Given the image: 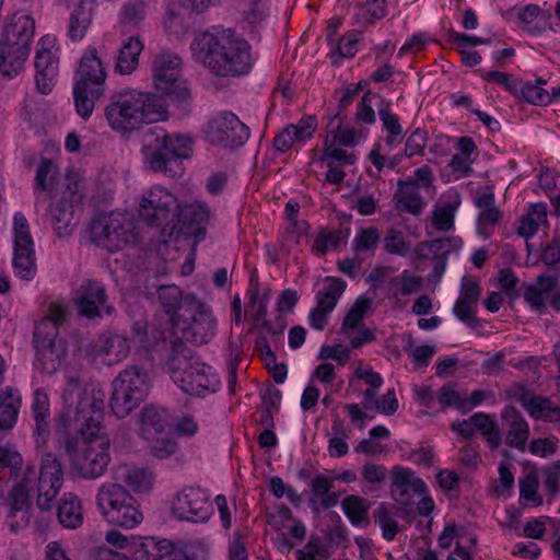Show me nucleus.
Returning <instances> with one entry per match:
<instances>
[{
  "mask_svg": "<svg viewBox=\"0 0 560 560\" xmlns=\"http://www.w3.org/2000/svg\"><path fill=\"white\" fill-rule=\"evenodd\" d=\"M105 397L104 390L88 389L77 410L70 413L75 427L69 429L80 433L81 439L68 438L65 451L70 457L72 471L85 480L102 477L110 462V442L102 427Z\"/></svg>",
  "mask_w": 560,
  "mask_h": 560,
  "instance_id": "obj_1",
  "label": "nucleus"
},
{
  "mask_svg": "<svg viewBox=\"0 0 560 560\" xmlns=\"http://www.w3.org/2000/svg\"><path fill=\"white\" fill-rule=\"evenodd\" d=\"M190 50L192 59L217 78L245 75L254 63L248 42L231 30L197 33Z\"/></svg>",
  "mask_w": 560,
  "mask_h": 560,
  "instance_id": "obj_2",
  "label": "nucleus"
},
{
  "mask_svg": "<svg viewBox=\"0 0 560 560\" xmlns=\"http://www.w3.org/2000/svg\"><path fill=\"white\" fill-rule=\"evenodd\" d=\"M63 477L61 460L54 453L42 456L38 469L26 464L20 481L14 483L10 492L11 513L24 510L31 494H35L36 506L40 512H52L63 486Z\"/></svg>",
  "mask_w": 560,
  "mask_h": 560,
  "instance_id": "obj_3",
  "label": "nucleus"
},
{
  "mask_svg": "<svg viewBox=\"0 0 560 560\" xmlns=\"http://www.w3.org/2000/svg\"><path fill=\"white\" fill-rule=\"evenodd\" d=\"M104 115L113 130L129 135L139 130L144 124L165 120L167 105L164 97L156 93L124 89L110 96Z\"/></svg>",
  "mask_w": 560,
  "mask_h": 560,
  "instance_id": "obj_4",
  "label": "nucleus"
},
{
  "mask_svg": "<svg viewBox=\"0 0 560 560\" xmlns=\"http://www.w3.org/2000/svg\"><path fill=\"white\" fill-rule=\"evenodd\" d=\"M143 162L154 173L172 178L183 174V160L192 152V139L187 135L168 133L161 127H151L142 133Z\"/></svg>",
  "mask_w": 560,
  "mask_h": 560,
  "instance_id": "obj_5",
  "label": "nucleus"
},
{
  "mask_svg": "<svg viewBox=\"0 0 560 560\" xmlns=\"http://www.w3.org/2000/svg\"><path fill=\"white\" fill-rule=\"evenodd\" d=\"M166 369L173 382L190 396L206 397L217 393L221 386L213 368L182 341H173Z\"/></svg>",
  "mask_w": 560,
  "mask_h": 560,
  "instance_id": "obj_6",
  "label": "nucleus"
},
{
  "mask_svg": "<svg viewBox=\"0 0 560 560\" xmlns=\"http://www.w3.org/2000/svg\"><path fill=\"white\" fill-rule=\"evenodd\" d=\"M35 34L34 19L24 12H16L4 24L0 35V73L13 79L24 69Z\"/></svg>",
  "mask_w": 560,
  "mask_h": 560,
  "instance_id": "obj_7",
  "label": "nucleus"
},
{
  "mask_svg": "<svg viewBox=\"0 0 560 560\" xmlns=\"http://www.w3.org/2000/svg\"><path fill=\"white\" fill-rule=\"evenodd\" d=\"M95 504L103 518L115 526L133 528L143 520L137 499L117 482L102 483L96 493Z\"/></svg>",
  "mask_w": 560,
  "mask_h": 560,
  "instance_id": "obj_8",
  "label": "nucleus"
},
{
  "mask_svg": "<svg viewBox=\"0 0 560 560\" xmlns=\"http://www.w3.org/2000/svg\"><path fill=\"white\" fill-rule=\"evenodd\" d=\"M177 197L162 186L152 187L141 199L139 218L150 226L160 229V241L167 243L177 229Z\"/></svg>",
  "mask_w": 560,
  "mask_h": 560,
  "instance_id": "obj_9",
  "label": "nucleus"
},
{
  "mask_svg": "<svg viewBox=\"0 0 560 560\" xmlns=\"http://www.w3.org/2000/svg\"><path fill=\"white\" fill-rule=\"evenodd\" d=\"M149 390L150 380L145 370L139 365L126 368L113 381L112 412L117 418H126L144 400Z\"/></svg>",
  "mask_w": 560,
  "mask_h": 560,
  "instance_id": "obj_10",
  "label": "nucleus"
},
{
  "mask_svg": "<svg viewBox=\"0 0 560 560\" xmlns=\"http://www.w3.org/2000/svg\"><path fill=\"white\" fill-rule=\"evenodd\" d=\"M180 319L172 327L178 336L175 341L190 342L196 346L208 343L217 332V320L211 310L199 300H188L183 306Z\"/></svg>",
  "mask_w": 560,
  "mask_h": 560,
  "instance_id": "obj_11",
  "label": "nucleus"
},
{
  "mask_svg": "<svg viewBox=\"0 0 560 560\" xmlns=\"http://www.w3.org/2000/svg\"><path fill=\"white\" fill-rule=\"evenodd\" d=\"M182 59L172 52H160L153 62V85L156 91L176 105L187 104L190 90L182 77Z\"/></svg>",
  "mask_w": 560,
  "mask_h": 560,
  "instance_id": "obj_12",
  "label": "nucleus"
},
{
  "mask_svg": "<svg viewBox=\"0 0 560 560\" xmlns=\"http://www.w3.org/2000/svg\"><path fill=\"white\" fill-rule=\"evenodd\" d=\"M132 230V221L124 214H100L90 224L91 242L114 253L128 243Z\"/></svg>",
  "mask_w": 560,
  "mask_h": 560,
  "instance_id": "obj_13",
  "label": "nucleus"
},
{
  "mask_svg": "<svg viewBox=\"0 0 560 560\" xmlns=\"http://www.w3.org/2000/svg\"><path fill=\"white\" fill-rule=\"evenodd\" d=\"M14 253L12 266L16 277L31 281L37 273L34 241L25 215L21 212L14 214Z\"/></svg>",
  "mask_w": 560,
  "mask_h": 560,
  "instance_id": "obj_14",
  "label": "nucleus"
},
{
  "mask_svg": "<svg viewBox=\"0 0 560 560\" xmlns=\"http://www.w3.org/2000/svg\"><path fill=\"white\" fill-rule=\"evenodd\" d=\"M59 54L60 48L56 36L47 34L38 40L34 66L36 88L42 94H49L56 85L59 74Z\"/></svg>",
  "mask_w": 560,
  "mask_h": 560,
  "instance_id": "obj_15",
  "label": "nucleus"
},
{
  "mask_svg": "<svg viewBox=\"0 0 560 560\" xmlns=\"http://www.w3.org/2000/svg\"><path fill=\"white\" fill-rule=\"evenodd\" d=\"M207 135L212 144L235 149L247 141L249 129L236 115L231 112H223L211 119Z\"/></svg>",
  "mask_w": 560,
  "mask_h": 560,
  "instance_id": "obj_16",
  "label": "nucleus"
},
{
  "mask_svg": "<svg viewBox=\"0 0 560 560\" xmlns=\"http://www.w3.org/2000/svg\"><path fill=\"white\" fill-rule=\"evenodd\" d=\"M211 510L208 493L199 487L183 488L172 501V513L179 521L205 522Z\"/></svg>",
  "mask_w": 560,
  "mask_h": 560,
  "instance_id": "obj_17",
  "label": "nucleus"
},
{
  "mask_svg": "<svg viewBox=\"0 0 560 560\" xmlns=\"http://www.w3.org/2000/svg\"><path fill=\"white\" fill-rule=\"evenodd\" d=\"M73 300L80 315L90 319L101 317L102 310L108 315L114 311L113 306L106 305L107 294L104 284L96 280H84Z\"/></svg>",
  "mask_w": 560,
  "mask_h": 560,
  "instance_id": "obj_18",
  "label": "nucleus"
},
{
  "mask_svg": "<svg viewBox=\"0 0 560 560\" xmlns=\"http://www.w3.org/2000/svg\"><path fill=\"white\" fill-rule=\"evenodd\" d=\"M210 209L205 202H194L180 206L177 211V229L176 236H192L196 243L201 242L206 237V225L209 221Z\"/></svg>",
  "mask_w": 560,
  "mask_h": 560,
  "instance_id": "obj_19",
  "label": "nucleus"
},
{
  "mask_svg": "<svg viewBox=\"0 0 560 560\" xmlns=\"http://www.w3.org/2000/svg\"><path fill=\"white\" fill-rule=\"evenodd\" d=\"M77 73L75 84L92 88L94 94L104 93L107 75L95 47L86 48Z\"/></svg>",
  "mask_w": 560,
  "mask_h": 560,
  "instance_id": "obj_20",
  "label": "nucleus"
},
{
  "mask_svg": "<svg viewBox=\"0 0 560 560\" xmlns=\"http://www.w3.org/2000/svg\"><path fill=\"white\" fill-rule=\"evenodd\" d=\"M425 491V483L413 476L408 468L395 467L393 469L392 495L400 505H411L415 495H421Z\"/></svg>",
  "mask_w": 560,
  "mask_h": 560,
  "instance_id": "obj_21",
  "label": "nucleus"
},
{
  "mask_svg": "<svg viewBox=\"0 0 560 560\" xmlns=\"http://www.w3.org/2000/svg\"><path fill=\"white\" fill-rule=\"evenodd\" d=\"M156 291L161 310L167 315L173 327L183 315V306L188 300H197L195 295H184L182 289L175 284L153 285Z\"/></svg>",
  "mask_w": 560,
  "mask_h": 560,
  "instance_id": "obj_22",
  "label": "nucleus"
},
{
  "mask_svg": "<svg viewBox=\"0 0 560 560\" xmlns=\"http://www.w3.org/2000/svg\"><path fill=\"white\" fill-rule=\"evenodd\" d=\"M67 315L65 306L51 303L48 307V314L35 326V343H58V341H62L59 339V327L66 322Z\"/></svg>",
  "mask_w": 560,
  "mask_h": 560,
  "instance_id": "obj_23",
  "label": "nucleus"
},
{
  "mask_svg": "<svg viewBox=\"0 0 560 560\" xmlns=\"http://www.w3.org/2000/svg\"><path fill=\"white\" fill-rule=\"evenodd\" d=\"M35 422L34 436L37 445H45L50 433V402L44 388H36L32 401Z\"/></svg>",
  "mask_w": 560,
  "mask_h": 560,
  "instance_id": "obj_24",
  "label": "nucleus"
},
{
  "mask_svg": "<svg viewBox=\"0 0 560 560\" xmlns=\"http://www.w3.org/2000/svg\"><path fill=\"white\" fill-rule=\"evenodd\" d=\"M88 389L102 390L94 385H86L82 387L81 380L78 375H66V387L62 390V400L66 405V411L61 415L58 425L63 423L65 429L75 427V420L71 418V412L77 410L80 400L85 396Z\"/></svg>",
  "mask_w": 560,
  "mask_h": 560,
  "instance_id": "obj_25",
  "label": "nucleus"
},
{
  "mask_svg": "<svg viewBox=\"0 0 560 560\" xmlns=\"http://www.w3.org/2000/svg\"><path fill=\"white\" fill-rule=\"evenodd\" d=\"M173 550L168 539L158 540L155 537H132L130 557L132 560H164Z\"/></svg>",
  "mask_w": 560,
  "mask_h": 560,
  "instance_id": "obj_26",
  "label": "nucleus"
},
{
  "mask_svg": "<svg viewBox=\"0 0 560 560\" xmlns=\"http://www.w3.org/2000/svg\"><path fill=\"white\" fill-rule=\"evenodd\" d=\"M501 418L506 421L505 443L520 451H525L529 438V425L522 413L513 406L504 408Z\"/></svg>",
  "mask_w": 560,
  "mask_h": 560,
  "instance_id": "obj_27",
  "label": "nucleus"
},
{
  "mask_svg": "<svg viewBox=\"0 0 560 560\" xmlns=\"http://www.w3.org/2000/svg\"><path fill=\"white\" fill-rule=\"evenodd\" d=\"M67 349L63 341L58 343H36L35 368L43 373L54 374L66 359Z\"/></svg>",
  "mask_w": 560,
  "mask_h": 560,
  "instance_id": "obj_28",
  "label": "nucleus"
},
{
  "mask_svg": "<svg viewBox=\"0 0 560 560\" xmlns=\"http://www.w3.org/2000/svg\"><path fill=\"white\" fill-rule=\"evenodd\" d=\"M59 175L58 165L48 158H42L34 178L35 206L46 201L44 192L50 191Z\"/></svg>",
  "mask_w": 560,
  "mask_h": 560,
  "instance_id": "obj_29",
  "label": "nucleus"
},
{
  "mask_svg": "<svg viewBox=\"0 0 560 560\" xmlns=\"http://www.w3.org/2000/svg\"><path fill=\"white\" fill-rule=\"evenodd\" d=\"M56 506L59 523L67 528H78L83 523L82 503L73 492L62 494Z\"/></svg>",
  "mask_w": 560,
  "mask_h": 560,
  "instance_id": "obj_30",
  "label": "nucleus"
},
{
  "mask_svg": "<svg viewBox=\"0 0 560 560\" xmlns=\"http://www.w3.org/2000/svg\"><path fill=\"white\" fill-rule=\"evenodd\" d=\"M21 406L22 396L18 389L8 386L0 390V433L15 425Z\"/></svg>",
  "mask_w": 560,
  "mask_h": 560,
  "instance_id": "obj_31",
  "label": "nucleus"
},
{
  "mask_svg": "<svg viewBox=\"0 0 560 560\" xmlns=\"http://www.w3.org/2000/svg\"><path fill=\"white\" fill-rule=\"evenodd\" d=\"M247 295H248V302H247V305L245 308V316H250L256 325L261 323L266 334H268L272 338L277 339L278 335L280 334L279 328L276 325L270 324L265 319V315L267 312V306H266L267 296L266 295L259 296L257 288L252 284L247 289Z\"/></svg>",
  "mask_w": 560,
  "mask_h": 560,
  "instance_id": "obj_32",
  "label": "nucleus"
},
{
  "mask_svg": "<svg viewBox=\"0 0 560 560\" xmlns=\"http://www.w3.org/2000/svg\"><path fill=\"white\" fill-rule=\"evenodd\" d=\"M25 466L22 455L8 445H0V481H20Z\"/></svg>",
  "mask_w": 560,
  "mask_h": 560,
  "instance_id": "obj_33",
  "label": "nucleus"
},
{
  "mask_svg": "<svg viewBox=\"0 0 560 560\" xmlns=\"http://www.w3.org/2000/svg\"><path fill=\"white\" fill-rule=\"evenodd\" d=\"M462 245L463 241L460 237L447 236L421 242L417 245L415 252L418 258H429V252L432 253L431 258H448V255L452 252L459 250Z\"/></svg>",
  "mask_w": 560,
  "mask_h": 560,
  "instance_id": "obj_34",
  "label": "nucleus"
},
{
  "mask_svg": "<svg viewBox=\"0 0 560 560\" xmlns=\"http://www.w3.org/2000/svg\"><path fill=\"white\" fill-rule=\"evenodd\" d=\"M317 128L315 116L302 117L298 124H291L282 129V152L291 149L294 143L304 142L313 137Z\"/></svg>",
  "mask_w": 560,
  "mask_h": 560,
  "instance_id": "obj_35",
  "label": "nucleus"
},
{
  "mask_svg": "<svg viewBox=\"0 0 560 560\" xmlns=\"http://www.w3.org/2000/svg\"><path fill=\"white\" fill-rule=\"evenodd\" d=\"M143 50V43L139 36H130L118 50L115 71L120 74L132 73L139 65V56Z\"/></svg>",
  "mask_w": 560,
  "mask_h": 560,
  "instance_id": "obj_36",
  "label": "nucleus"
},
{
  "mask_svg": "<svg viewBox=\"0 0 560 560\" xmlns=\"http://www.w3.org/2000/svg\"><path fill=\"white\" fill-rule=\"evenodd\" d=\"M50 218L55 233L59 237L68 236L77 225L74 206L68 200H59L50 207Z\"/></svg>",
  "mask_w": 560,
  "mask_h": 560,
  "instance_id": "obj_37",
  "label": "nucleus"
},
{
  "mask_svg": "<svg viewBox=\"0 0 560 560\" xmlns=\"http://www.w3.org/2000/svg\"><path fill=\"white\" fill-rule=\"evenodd\" d=\"M128 339L117 334L101 336L95 345V354L108 358V363L120 361L129 353Z\"/></svg>",
  "mask_w": 560,
  "mask_h": 560,
  "instance_id": "obj_38",
  "label": "nucleus"
},
{
  "mask_svg": "<svg viewBox=\"0 0 560 560\" xmlns=\"http://www.w3.org/2000/svg\"><path fill=\"white\" fill-rule=\"evenodd\" d=\"M395 199L397 208L411 214H419L425 206V201L420 196L417 187L411 182L399 179L397 183Z\"/></svg>",
  "mask_w": 560,
  "mask_h": 560,
  "instance_id": "obj_39",
  "label": "nucleus"
},
{
  "mask_svg": "<svg viewBox=\"0 0 560 560\" xmlns=\"http://www.w3.org/2000/svg\"><path fill=\"white\" fill-rule=\"evenodd\" d=\"M371 505L369 500L354 494L347 495L341 502L343 513L351 524L363 528L370 524L369 510Z\"/></svg>",
  "mask_w": 560,
  "mask_h": 560,
  "instance_id": "obj_40",
  "label": "nucleus"
},
{
  "mask_svg": "<svg viewBox=\"0 0 560 560\" xmlns=\"http://www.w3.org/2000/svg\"><path fill=\"white\" fill-rule=\"evenodd\" d=\"M167 424V415L164 409L153 405L145 406L141 411V433L145 439L162 433Z\"/></svg>",
  "mask_w": 560,
  "mask_h": 560,
  "instance_id": "obj_41",
  "label": "nucleus"
},
{
  "mask_svg": "<svg viewBox=\"0 0 560 560\" xmlns=\"http://www.w3.org/2000/svg\"><path fill=\"white\" fill-rule=\"evenodd\" d=\"M282 528L285 529V533L282 534V546L289 549H293L295 546L300 545L306 537L305 525L301 521L295 520L292 516L291 510L283 505Z\"/></svg>",
  "mask_w": 560,
  "mask_h": 560,
  "instance_id": "obj_42",
  "label": "nucleus"
},
{
  "mask_svg": "<svg viewBox=\"0 0 560 560\" xmlns=\"http://www.w3.org/2000/svg\"><path fill=\"white\" fill-rule=\"evenodd\" d=\"M85 0L71 12L67 27V36L72 42H79L84 36L92 22V9L84 5Z\"/></svg>",
  "mask_w": 560,
  "mask_h": 560,
  "instance_id": "obj_43",
  "label": "nucleus"
},
{
  "mask_svg": "<svg viewBox=\"0 0 560 560\" xmlns=\"http://www.w3.org/2000/svg\"><path fill=\"white\" fill-rule=\"evenodd\" d=\"M328 284L316 293V306L332 312L343 294L347 283L340 278L327 277Z\"/></svg>",
  "mask_w": 560,
  "mask_h": 560,
  "instance_id": "obj_44",
  "label": "nucleus"
},
{
  "mask_svg": "<svg viewBox=\"0 0 560 560\" xmlns=\"http://www.w3.org/2000/svg\"><path fill=\"white\" fill-rule=\"evenodd\" d=\"M362 406L364 409H375L381 413L390 416L398 409V400L396 398L395 389H388L387 393L384 394L380 399L376 398V393L374 389H365L363 393Z\"/></svg>",
  "mask_w": 560,
  "mask_h": 560,
  "instance_id": "obj_45",
  "label": "nucleus"
},
{
  "mask_svg": "<svg viewBox=\"0 0 560 560\" xmlns=\"http://www.w3.org/2000/svg\"><path fill=\"white\" fill-rule=\"evenodd\" d=\"M121 479L138 493L149 492L154 483L152 471L139 467H125Z\"/></svg>",
  "mask_w": 560,
  "mask_h": 560,
  "instance_id": "obj_46",
  "label": "nucleus"
},
{
  "mask_svg": "<svg viewBox=\"0 0 560 560\" xmlns=\"http://www.w3.org/2000/svg\"><path fill=\"white\" fill-rule=\"evenodd\" d=\"M534 419L555 422L560 419V408L555 406L548 397L535 396L525 408Z\"/></svg>",
  "mask_w": 560,
  "mask_h": 560,
  "instance_id": "obj_47",
  "label": "nucleus"
},
{
  "mask_svg": "<svg viewBox=\"0 0 560 560\" xmlns=\"http://www.w3.org/2000/svg\"><path fill=\"white\" fill-rule=\"evenodd\" d=\"M475 430L486 438L491 450H495L501 444V432L495 422L490 418L489 415L483 412H477L471 416Z\"/></svg>",
  "mask_w": 560,
  "mask_h": 560,
  "instance_id": "obj_48",
  "label": "nucleus"
},
{
  "mask_svg": "<svg viewBox=\"0 0 560 560\" xmlns=\"http://www.w3.org/2000/svg\"><path fill=\"white\" fill-rule=\"evenodd\" d=\"M542 84H546L542 79H538L536 83L521 81L516 97L534 105H547L551 102V94L541 86Z\"/></svg>",
  "mask_w": 560,
  "mask_h": 560,
  "instance_id": "obj_49",
  "label": "nucleus"
},
{
  "mask_svg": "<svg viewBox=\"0 0 560 560\" xmlns=\"http://www.w3.org/2000/svg\"><path fill=\"white\" fill-rule=\"evenodd\" d=\"M102 94L103 93L94 94L92 88L74 83L73 96L78 115L83 119L90 118L94 109L95 101L98 100Z\"/></svg>",
  "mask_w": 560,
  "mask_h": 560,
  "instance_id": "obj_50",
  "label": "nucleus"
},
{
  "mask_svg": "<svg viewBox=\"0 0 560 560\" xmlns=\"http://www.w3.org/2000/svg\"><path fill=\"white\" fill-rule=\"evenodd\" d=\"M279 401L280 392L275 385H269L261 390V416L259 423L262 428L272 429L275 427L272 410L277 409Z\"/></svg>",
  "mask_w": 560,
  "mask_h": 560,
  "instance_id": "obj_51",
  "label": "nucleus"
},
{
  "mask_svg": "<svg viewBox=\"0 0 560 560\" xmlns=\"http://www.w3.org/2000/svg\"><path fill=\"white\" fill-rule=\"evenodd\" d=\"M371 299L359 296L346 314L340 330L349 331L351 329L361 328L365 313L371 307Z\"/></svg>",
  "mask_w": 560,
  "mask_h": 560,
  "instance_id": "obj_52",
  "label": "nucleus"
},
{
  "mask_svg": "<svg viewBox=\"0 0 560 560\" xmlns=\"http://www.w3.org/2000/svg\"><path fill=\"white\" fill-rule=\"evenodd\" d=\"M300 203L295 200H290L284 207V214L288 221V226L285 228L287 234H295L296 243H299V238L307 234L310 230V224L305 220H298V214L300 212Z\"/></svg>",
  "mask_w": 560,
  "mask_h": 560,
  "instance_id": "obj_53",
  "label": "nucleus"
},
{
  "mask_svg": "<svg viewBox=\"0 0 560 560\" xmlns=\"http://www.w3.org/2000/svg\"><path fill=\"white\" fill-rule=\"evenodd\" d=\"M380 119L383 122V127L387 130L388 135L385 139L386 144L389 149L398 145L402 140V128L399 119L396 115L392 114L387 107L378 109Z\"/></svg>",
  "mask_w": 560,
  "mask_h": 560,
  "instance_id": "obj_54",
  "label": "nucleus"
},
{
  "mask_svg": "<svg viewBox=\"0 0 560 560\" xmlns=\"http://www.w3.org/2000/svg\"><path fill=\"white\" fill-rule=\"evenodd\" d=\"M374 521L382 529V535L386 540H393L398 533V524L393 518V514L385 503L373 512Z\"/></svg>",
  "mask_w": 560,
  "mask_h": 560,
  "instance_id": "obj_55",
  "label": "nucleus"
},
{
  "mask_svg": "<svg viewBox=\"0 0 560 560\" xmlns=\"http://www.w3.org/2000/svg\"><path fill=\"white\" fill-rule=\"evenodd\" d=\"M343 237V231H328L322 228L312 245V250L325 255L328 249H337Z\"/></svg>",
  "mask_w": 560,
  "mask_h": 560,
  "instance_id": "obj_56",
  "label": "nucleus"
},
{
  "mask_svg": "<svg viewBox=\"0 0 560 560\" xmlns=\"http://www.w3.org/2000/svg\"><path fill=\"white\" fill-rule=\"evenodd\" d=\"M381 242V233L377 228L369 226L360 229L353 240V249L357 253L374 250Z\"/></svg>",
  "mask_w": 560,
  "mask_h": 560,
  "instance_id": "obj_57",
  "label": "nucleus"
},
{
  "mask_svg": "<svg viewBox=\"0 0 560 560\" xmlns=\"http://www.w3.org/2000/svg\"><path fill=\"white\" fill-rule=\"evenodd\" d=\"M384 249L392 255L406 256L410 250V243L406 242L400 230L390 226L383 240Z\"/></svg>",
  "mask_w": 560,
  "mask_h": 560,
  "instance_id": "obj_58",
  "label": "nucleus"
},
{
  "mask_svg": "<svg viewBox=\"0 0 560 560\" xmlns=\"http://www.w3.org/2000/svg\"><path fill=\"white\" fill-rule=\"evenodd\" d=\"M266 529L265 535L270 538L271 544L277 549L280 548V508L277 504L266 505L265 513Z\"/></svg>",
  "mask_w": 560,
  "mask_h": 560,
  "instance_id": "obj_59",
  "label": "nucleus"
},
{
  "mask_svg": "<svg viewBox=\"0 0 560 560\" xmlns=\"http://www.w3.org/2000/svg\"><path fill=\"white\" fill-rule=\"evenodd\" d=\"M342 118L339 113H337L329 121V137H331V142L334 143L337 139L339 143L346 147H351L355 144V132L353 129H342L341 128Z\"/></svg>",
  "mask_w": 560,
  "mask_h": 560,
  "instance_id": "obj_60",
  "label": "nucleus"
},
{
  "mask_svg": "<svg viewBox=\"0 0 560 560\" xmlns=\"http://www.w3.org/2000/svg\"><path fill=\"white\" fill-rule=\"evenodd\" d=\"M439 402L443 407H456L463 413L469 411L468 401L462 399L452 384H445L439 392Z\"/></svg>",
  "mask_w": 560,
  "mask_h": 560,
  "instance_id": "obj_61",
  "label": "nucleus"
},
{
  "mask_svg": "<svg viewBox=\"0 0 560 560\" xmlns=\"http://www.w3.org/2000/svg\"><path fill=\"white\" fill-rule=\"evenodd\" d=\"M421 278L411 276L408 271H404L400 277H394L389 281L390 290L399 287L402 295L417 293L421 289Z\"/></svg>",
  "mask_w": 560,
  "mask_h": 560,
  "instance_id": "obj_62",
  "label": "nucleus"
},
{
  "mask_svg": "<svg viewBox=\"0 0 560 560\" xmlns=\"http://www.w3.org/2000/svg\"><path fill=\"white\" fill-rule=\"evenodd\" d=\"M385 4L386 0H366L364 4L360 5V14L358 16L372 24L386 15Z\"/></svg>",
  "mask_w": 560,
  "mask_h": 560,
  "instance_id": "obj_63",
  "label": "nucleus"
},
{
  "mask_svg": "<svg viewBox=\"0 0 560 560\" xmlns=\"http://www.w3.org/2000/svg\"><path fill=\"white\" fill-rule=\"evenodd\" d=\"M144 18L143 3L135 1L126 3L120 12V23L125 26H137Z\"/></svg>",
  "mask_w": 560,
  "mask_h": 560,
  "instance_id": "obj_64",
  "label": "nucleus"
}]
</instances>
